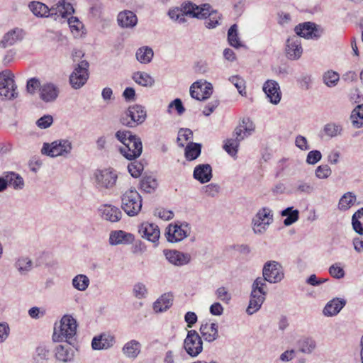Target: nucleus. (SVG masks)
I'll list each match as a JSON object with an SVG mask.
<instances>
[{"label": "nucleus", "instance_id": "nucleus-1", "mask_svg": "<svg viewBox=\"0 0 363 363\" xmlns=\"http://www.w3.org/2000/svg\"><path fill=\"white\" fill-rule=\"evenodd\" d=\"M209 4L197 6L192 3H188L184 7V11L197 18H205V24L208 28H214L221 19L220 14L216 11H210Z\"/></svg>", "mask_w": 363, "mask_h": 363}, {"label": "nucleus", "instance_id": "nucleus-2", "mask_svg": "<svg viewBox=\"0 0 363 363\" xmlns=\"http://www.w3.org/2000/svg\"><path fill=\"white\" fill-rule=\"evenodd\" d=\"M77 324L76 320L71 315H64L59 325L54 328L52 340L55 342L65 341L71 344V341L77 333Z\"/></svg>", "mask_w": 363, "mask_h": 363}, {"label": "nucleus", "instance_id": "nucleus-3", "mask_svg": "<svg viewBox=\"0 0 363 363\" xmlns=\"http://www.w3.org/2000/svg\"><path fill=\"white\" fill-rule=\"evenodd\" d=\"M142 203V197L135 189H130L121 196V208L129 216H135L139 213Z\"/></svg>", "mask_w": 363, "mask_h": 363}, {"label": "nucleus", "instance_id": "nucleus-4", "mask_svg": "<svg viewBox=\"0 0 363 363\" xmlns=\"http://www.w3.org/2000/svg\"><path fill=\"white\" fill-rule=\"evenodd\" d=\"M18 96L14 74L9 69L0 72V100H12Z\"/></svg>", "mask_w": 363, "mask_h": 363}, {"label": "nucleus", "instance_id": "nucleus-5", "mask_svg": "<svg viewBox=\"0 0 363 363\" xmlns=\"http://www.w3.org/2000/svg\"><path fill=\"white\" fill-rule=\"evenodd\" d=\"M146 111L140 105L130 106L121 117V123L128 127H135L145 121Z\"/></svg>", "mask_w": 363, "mask_h": 363}, {"label": "nucleus", "instance_id": "nucleus-6", "mask_svg": "<svg viewBox=\"0 0 363 363\" xmlns=\"http://www.w3.org/2000/svg\"><path fill=\"white\" fill-rule=\"evenodd\" d=\"M72 149V146L70 141L68 140H58L51 143H44L41 152L43 155L55 157L69 154Z\"/></svg>", "mask_w": 363, "mask_h": 363}, {"label": "nucleus", "instance_id": "nucleus-7", "mask_svg": "<svg viewBox=\"0 0 363 363\" xmlns=\"http://www.w3.org/2000/svg\"><path fill=\"white\" fill-rule=\"evenodd\" d=\"M273 221V213L267 207L261 208L252 219L253 230L255 233H264Z\"/></svg>", "mask_w": 363, "mask_h": 363}, {"label": "nucleus", "instance_id": "nucleus-8", "mask_svg": "<svg viewBox=\"0 0 363 363\" xmlns=\"http://www.w3.org/2000/svg\"><path fill=\"white\" fill-rule=\"evenodd\" d=\"M184 348L192 357L198 356L203 350V342L198 333L191 330L187 333L184 342Z\"/></svg>", "mask_w": 363, "mask_h": 363}, {"label": "nucleus", "instance_id": "nucleus-9", "mask_svg": "<svg viewBox=\"0 0 363 363\" xmlns=\"http://www.w3.org/2000/svg\"><path fill=\"white\" fill-rule=\"evenodd\" d=\"M143 151V145L140 138L134 135L125 145L120 148L121 153L128 160L138 157Z\"/></svg>", "mask_w": 363, "mask_h": 363}, {"label": "nucleus", "instance_id": "nucleus-10", "mask_svg": "<svg viewBox=\"0 0 363 363\" xmlns=\"http://www.w3.org/2000/svg\"><path fill=\"white\" fill-rule=\"evenodd\" d=\"M89 63L86 60H82L77 67H75L69 77V83L74 89L82 87L88 79Z\"/></svg>", "mask_w": 363, "mask_h": 363}, {"label": "nucleus", "instance_id": "nucleus-11", "mask_svg": "<svg viewBox=\"0 0 363 363\" xmlns=\"http://www.w3.org/2000/svg\"><path fill=\"white\" fill-rule=\"evenodd\" d=\"M190 227L186 223L178 224H170L169 225L165 236L167 240L170 242H177L185 238L189 234Z\"/></svg>", "mask_w": 363, "mask_h": 363}, {"label": "nucleus", "instance_id": "nucleus-12", "mask_svg": "<svg viewBox=\"0 0 363 363\" xmlns=\"http://www.w3.org/2000/svg\"><path fill=\"white\" fill-rule=\"evenodd\" d=\"M213 94V86L206 82H196L190 87V95L199 101L208 99Z\"/></svg>", "mask_w": 363, "mask_h": 363}, {"label": "nucleus", "instance_id": "nucleus-13", "mask_svg": "<svg viewBox=\"0 0 363 363\" xmlns=\"http://www.w3.org/2000/svg\"><path fill=\"white\" fill-rule=\"evenodd\" d=\"M262 274L265 279L270 283L279 282L284 278L281 266L275 261L265 263Z\"/></svg>", "mask_w": 363, "mask_h": 363}, {"label": "nucleus", "instance_id": "nucleus-14", "mask_svg": "<svg viewBox=\"0 0 363 363\" xmlns=\"http://www.w3.org/2000/svg\"><path fill=\"white\" fill-rule=\"evenodd\" d=\"M95 177L98 188L111 189L116 184L117 179V174L111 169L98 170Z\"/></svg>", "mask_w": 363, "mask_h": 363}, {"label": "nucleus", "instance_id": "nucleus-15", "mask_svg": "<svg viewBox=\"0 0 363 363\" xmlns=\"http://www.w3.org/2000/svg\"><path fill=\"white\" fill-rule=\"evenodd\" d=\"M303 48L299 37L293 35L289 38L286 42V55L288 59L296 60L301 57Z\"/></svg>", "mask_w": 363, "mask_h": 363}, {"label": "nucleus", "instance_id": "nucleus-16", "mask_svg": "<svg viewBox=\"0 0 363 363\" xmlns=\"http://www.w3.org/2000/svg\"><path fill=\"white\" fill-rule=\"evenodd\" d=\"M48 16L57 19V17L67 18L71 16L74 10L70 3L65 2L64 0L60 1L55 6L49 9Z\"/></svg>", "mask_w": 363, "mask_h": 363}, {"label": "nucleus", "instance_id": "nucleus-17", "mask_svg": "<svg viewBox=\"0 0 363 363\" xmlns=\"http://www.w3.org/2000/svg\"><path fill=\"white\" fill-rule=\"evenodd\" d=\"M294 31L296 36L307 39H317L320 35L315 24L311 22L298 24L295 27Z\"/></svg>", "mask_w": 363, "mask_h": 363}, {"label": "nucleus", "instance_id": "nucleus-18", "mask_svg": "<svg viewBox=\"0 0 363 363\" xmlns=\"http://www.w3.org/2000/svg\"><path fill=\"white\" fill-rule=\"evenodd\" d=\"M166 259L172 264L182 266L187 264L191 260V255L176 250H164L163 251Z\"/></svg>", "mask_w": 363, "mask_h": 363}, {"label": "nucleus", "instance_id": "nucleus-19", "mask_svg": "<svg viewBox=\"0 0 363 363\" xmlns=\"http://www.w3.org/2000/svg\"><path fill=\"white\" fill-rule=\"evenodd\" d=\"M255 130V125L249 118H245L242 123L235 128L233 132V137L238 142H241L245 138L250 135Z\"/></svg>", "mask_w": 363, "mask_h": 363}, {"label": "nucleus", "instance_id": "nucleus-20", "mask_svg": "<svg viewBox=\"0 0 363 363\" xmlns=\"http://www.w3.org/2000/svg\"><path fill=\"white\" fill-rule=\"evenodd\" d=\"M134 240L135 236L132 233L121 230L111 231L109 235V243L111 245H129Z\"/></svg>", "mask_w": 363, "mask_h": 363}, {"label": "nucleus", "instance_id": "nucleus-21", "mask_svg": "<svg viewBox=\"0 0 363 363\" xmlns=\"http://www.w3.org/2000/svg\"><path fill=\"white\" fill-rule=\"evenodd\" d=\"M138 232L143 238L152 242H157L160 235L158 226L149 223H142L139 227Z\"/></svg>", "mask_w": 363, "mask_h": 363}, {"label": "nucleus", "instance_id": "nucleus-22", "mask_svg": "<svg viewBox=\"0 0 363 363\" xmlns=\"http://www.w3.org/2000/svg\"><path fill=\"white\" fill-rule=\"evenodd\" d=\"M263 91L270 102L277 104L281 100V91L279 84L274 80H267L263 86Z\"/></svg>", "mask_w": 363, "mask_h": 363}, {"label": "nucleus", "instance_id": "nucleus-23", "mask_svg": "<svg viewBox=\"0 0 363 363\" xmlns=\"http://www.w3.org/2000/svg\"><path fill=\"white\" fill-rule=\"evenodd\" d=\"M99 211L104 219L112 223L119 221L122 216L121 210L112 205H103L99 208Z\"/></svg>", "mask_w": 363, "mask_h": 363}, {"label": "nucleus", "instance_id": "nucleus-24", "mask_svg": "<svg viewBox=\"0 0 363 363\" xmlns=\"http://www.w3.org/2000/svg\"><path fill=\"white\" fill-rule=\"evenodd\" d=\"M194 177L202 184L208 182L212 178V169L211 165L208 164L197 165L194 171Z\"/></svg>", "mask_w": 363, "mask_h": 363}, {"label": "nucleus", "instance_id": "nucleus-25", "mask_svg": "<svg viewBox=\"0 0 363 363\" xmlns=\"http://www.w3.org/2000/svg\"><path fill=\"white\" fill-rule=\"evenodd\" d=\"M218 326L216 323H202L200 327V332L206 341L211 342L218 337Z\"/></svg>", "mask_w": 363, "mask_h": 363}, {"label": "nucleus", "instance_id": "nucleus-26", "mask_svg": "<svg viewBox=\"0 0 363 363\" xmlns=\"http://www.w3.org/2000/svg\"><path fill=\"white\" fill-rule=\"evenodd\" d=\"M23 37V30L16 28L4 35L2 40L0 41V46L5 48L8 46L13 45L17 41L21 40Z\"/></svg>", "mask_w": 363, "mask_h": 363}, {"label": "nucleus", "instance_id": "nucleus-27", "mask_svg": "<svg viewBox=\"0 0 363 363\" xmlns=\"http://www.w3.org/2000/svg\"><path fill=\"white\" fill-rule=\"evenodd\" d=\"M40 95L42 100L45 102L55 101L59 94V90L56 86L52 84H45L40 89Z\"/></svg>", "mask_w": 363, "mask_h": 363}, {"label": "nucleus", "instance_id": "nucleus-28", "mask_svg": "<svg viewBox=\"0 0 363 363\" xmlns=\"http://www.w3.org/2000/svg\"><path fill=\"white\" fill-rule=\"evenodd\" d=\"M74 352L69 345H60L55 348V357L63 362H70L74 359Z\"/></svg>", "mask_w": 363, "mask_h": 363}, {"label": "nucleus", "instance_id": "nucleus-29", "mask_svg": "<svg viewBox=\"0 0 363 363\" xmlns=\"http://www.w3.org/2000/svg\"><path fill=\"white\" fill-rule=\"evenodd\" d=\"M118 22L121 27L133 28L136 25L138 18L133 11H124L118 13Z\"/></svg>", "mask_w": 363, "mask_h": 363}, {"label": "nucleus", "instance_id": "nucleus-30", "mask_svg": "<svg viewBox=\"0 0 363 363\" xmlns=\"http://www.w3.org/2000/svg\"><path fill=\"white\" fill-rule=\"evenodd\" d=\"M345 305V301L340 298H333L329 301L323 309V314L325 316H333L337 315Z\"/></svg>", "mask_w": 363, "mask_h": 363}, {"label": "nucleus", "instance_id": "nucleus-31", "mask_svg": "<svg viewBox=\"0 0 363 363\" xmlns=\"http://www.w3.org/2000/svg\"><path fill=\"white\" fill-rule=\"evenodd\" d=\"M265 300V297L262 295H259L254 291H251L250 299L249 306L247 308L246 312L249 315H252L255 312L258 311L261 308L262 303Z\"/></svg>", "mask_w": 363, "mask_h": 363}, {"label": "nucleus", "instance_id": "nucleus-32", "mask_svg": "<svg viewBox=\"0 0 363 363\" xmlns=\"http://www.w3.org/2000/svg\"><path fill=\"white\" fill-rule=\"evenodd\" d=\"M122 350L126 357L135 359L140 352L141 344L135 340H132L124 345Z\"/></svg>", "mask_w": 363, "mask_h": 363}, {"label": "nucleus", "instance_id": "nucleus-33", "mask_svg": "<svg viewBox=\"0 0 363 363\" xmlns=\"http://www.w3.org/2000/svg\"><path fill=\"white\" fill-rule=\"evenodd\" d=\"M112 345L113 337L106 335L94 337L91 342V346L94 350L107 349Z\"/></svg>", "mask_w": 363, "mask_h": 363}, {"label": "nucleus", "instance_id": "nucleus-34", "mask_svg": "<svg viewBox=\"0 0 363 363\" xmlns=\"http://www.w3.org/2000/svg\"><path fill=\"white\" fill-rule=\"evenodd\" d=\"M5 177L8 184L13 186L14 189L20 190L24 187V180L19 174L14 172H5Z\"/></svg>", "mask_w": 363, "mask_h": 363}, {"label": "nucleus", "instance_id": "nucleus-35", "mask_svg": "<svg viewBox=\"0 0 363 363\" xmlns=\"http://www.w3.org/2000/svg\"><path fill=\"white\" fill-rule=\"evenodd\" d=\"M297 344L299 351L306 354H311L316 347L315 340L311 337H301Z\"/></svg>", "mask_w": 363, "mask_h": 363}, {"label": "nucleus", "instance_id": "nucleus-36", "mask_svg": "<svg viewBox=\"0 0 363 363\" xmlns=\"http://www.w3.org/2000/svg\"><path fill=\"white\" fill-rule=\"evenodd\" d=\"M172 304V296L164 294L154 303L153 308L156 312H162L167 310Z\"/></svg>", "mask_w": 363, "mask_h": 363}, {"label": "nucleus", "instance_id": "nucleus-37", "mask_svg": "<svg viewBox=\"0 0 363 363\" xmlns=\"http://www.w3.org/2000/svg\"><path fill=\"white\" fill-rule=\"evenodd\" d=\"M136 58L140 62L143 64H147L151 62L154 52L152 48L144 46L140 48L136 52Z\"/></svg>", "mask_w": 363, "mask_h": 363}, {"label": "nucleus", "instance_id": "nucleus-38", "mask_svg": "<svg viewBox=\"0 0 363 363\" xmlns=\"http://www.w3.org/2000/svg\"><path fill=\"white\" fill-rule=\"evenodd\" d=\"M133 79L138 84L143 86H152L154 83V79L147 73L143 72H135L133 75Z\"/></svg>", "mask_w": 363, "mask_h": 363}, {"label": "nucleus", "instance_id": "nucleus-39", "mask_svg": "<svg viewBox=\"0 0 363 363\" xmlns=\"http://www.w3.org/2000/svg\"><path fill=\"white\" fill-rule=\"evenodd\" d=\"M33 13L38 17H48L49 8L40 1H33L28 5Z\"/></svg>", "mask_w": 363, "mask_h": 363}, {"label": "nucleus", "instance_id": "nucleus-40", "mask_svg": "<svg viewBox=\"0 0 363 363\" xmlns=\"http://www.w3.org/2000/svg\"><path fill=\"white\" fill-rule=\"evenodd\" d=\"M281 215L286 217L284 220V223L288 226L298 220L299 211L297 209H294L293 207H288L281 211Z\"/></svg>", "mask_w": 363, "mask_h": 363}, {"label": "nucleus", "instance_id": "nucleus-41", "mask_svg": "<svg viewBox=\"0 0 363 363\" xmlns=\"http://www.w3.org/2000/svg\"><path fill=\"white\" fill-rule=\"evenodd\" d=\"M356 201V196L352 192L345 194L340 199L338 208L341 211L348 210Z\"/></svg>", "mask_w": 363, "mask_h": 363}, {"label": "nucleus", "instance_id": "nucleus-42", "mask_svg": "<svg viewBox=\"0 0 363 363\" xmlns=\"http://www.w3.org/2000/svg\"><path fill=\"white\" fill-rule=\"evenodd\" d=\"M72 284L74 289L84 291L88 288L90 281L87 276L78 274L73 278Z\"/></svg>", "mask_w": 363, "mask_h": 363}, {"label": "nucleus", "instance_id": "nucleus-43", "mask_svg": "<svg viewBox=\"0 0 363 363\" xmlns=\"http://www.w3.org/2000/svg\"><path fill=\"white\" fill-rule=\"evenodd\" d=\"M352 224L356 233L363 235V208L354 213L352 218Z\"/></svg>", "mask_w": 363, "mask_h": 363}, {"label": "nucleus", "instance_id": "nucleus-44", "mask_svg": "<svg viewBox=\"0 0 363 363\" xmlns=\"http://www.w3.org/2000/svg\"><path fill=\"white\" fill-rule=\"evenodd\" d=\"M201 146L199 143H191L186 145L185 156L188 160L196 159L201 154Z\"/></svg>", "mask_w": 363, "mask_h": 363}, {"label": "nucleus", "instance_id": "nucleus-45", "mask_svg": "<svg viewBox=\"0 0 363 363\" xmlns=\"http://www.w3.org/2000/svg\"><path fill=\"white\" fill-rule=\"evenodd\" d=\"M350 118L352 124L356 128L363 126V104L358 105L355 107L352 112Z\"/></svg>", "mask_w": 363, "mask_h": 363}, {"label": "nucleus", "instance_id": "nucleus-46", "mask_svg": "<svg viewBox=\"0 0 363 363\" xmlns=\"http://www.w3.org/2000/svg\"><path fill=\"white\" fill-rule=\"evenodd\" d=\"M157 186V180L151 176L143 177L140 182V188L146 193H151L154 191Z\"/></svg>", "mask_w": 363, "mask_h": 363}, {"label": "nucleus", "instance_id": "nucleus-47", "mask_svg": "<svg viewBox=\"0 0 363 363\" xmlns=\"http://www.w3.org/2000/svg\"><path fill=\"white\" fill-rule=\"evenodd\" d=\"M228 40L230 45L236 48L242 47L240 38L238 34V26L236 24H233L230 26L228 32Z\"/></svg>", "mask_w": 363, "mask_h": 363}, {"label": "nucleus", "instance_id": "nucleus-48", "mask_svg": "<svg viewBox=\"0 0 363 363\" xmlns=\"http://www.w3.org/2000/svg\"><path fill=\"white\" fill-rule=\"evenodd\" d=\"M266 281L265 277H257L252 284V291L265 297L267 293Z\"/></svg>", "mask_w": 363, "mask_h": 363}, {"label": "nucleus", "instance_id": "nucleus-49", "mask_svg": "<svg viewBox=\"0 0 363 363\" xmlns=\"http://www.w3.org/2000/svg\"><path fill=\"white\" fill-rule=\"evenodd\" d=\"M323 131L327 136L330 138H334L341 134L342 131V127L339 123H328L325 125Z\"/></svg>", "mask_w": 363, "mask_h": 363}, {"label": "nucleus", "instance_id": "nucleus-50", "mask_svg": "<svg viewBox=\"0 0 363 363\" xmlns=\"http://www.w3.org/2000/svg\"><path fill=\"white\" fill-rule=\"evenodd\" d=\"M49 356V350L44 346H39L36 348L33 359L35 363H48Z\"/></svg>", "mask_w": 363, "mask_h": 363}, {"label": "nucleus", "instance_id": "nucleus-51", "mask_svg": "<svg viewBox=\"0 0 363 363\" xmlns=\"http://www.w3.org/2000/svg\"><path fill=\"white\" fill-rule=\"evenodd\" d=\"M15 265L21 274H26L32 269L33 262L28 257H23L18 259Z\"/></svg>", "mask_w": 363, "mask_h": 363}, {"label": "nucleus", "instance_id": "nucleus-52", "mask_svg": "<svg viewBox=\"0 0 363 363\" xmlns=\"http://www.w3.org/2000/svg\"><path fill=\"white\" fill-rule=\"evenodd\" d=\"M240 142L235 138H230L225 140L223 149L231 156L236 155Z\"/></svg>", "mask_w": 363, "mask_h": 363}, {"label": "nucleus", "instance_id": "nucleus-53", "mask_svg": "<svg viewBox=\"0 0 363 363\" xmlns=\"http://www.w3.org/2000/svg\"><path fill=\"white\" fill-rule=\"evenodd\" d=\"M193 132L189 128H181L179 130L177 136V143L179 146L184 147V143L191 139Z\"/></svg>", "mask_w": 363, "mask_h": 363}, {"label": "nucleus", "instance_id": "nucleus-54", "mask_svg": "<svg viewBox=\"0 0 363 363\" xmlns=\"http://www.w3.org/2000/svg\"><path fill=\"white\" fill-rule=\"evenodd\" d=\"M229 81L237 88L240 94L242 96L246 94L245 82L242 77L238 75L232 76L229 78Z\"/></svg>", "mask_w": 363, "mask_h": 363}, {"label": "nucleus", "instance_id": "nucleus-55", "mask_svg": "<svg viewBox=\"0 0 363 363\" xmlns=\"http://www.w3.org/2000/svg\"><path fill=\"white\" fill-rule=\"evenodd\" d=\"M339 79V74L333 71H328L323 75L324 83L330 87L335 86Z\"/></svg>", "mask_w": 363, "mask_h": 363}, {"label": "nucleus", "instance_id": "nucleus-56", "mask_svg": "<svg viewBox=\"0 0 363 363\" xmlns=\"http://www.w3.org/2000/svg\"><path fill=\"white\" fill-rule=\"evenodd\" d=\"M215 294L218 299L226 304H228L232 298L230 294L224 286L218 288L215 291Z\"/></svg>", "mask_w": 363, "mask_h": 363}, {"label": "nucleus", "instance_id": "nucleus-57", "mask_svg": "<svg viewBox=\"0 0 363 363\" xmlns=\"http://www.w3.org/2000/svg\"><path fill=\"white\" fill-rule=\"evenodd\" d=\"M332 174V170L328 164L319 165L315 171V177L320 179H325L328 178Z\"/></svg>", "mask_w": 363, "mask_h": 363}, {"label": "nucleus", "instance_id": "nucleus-58", "mask_svg": "<svg viewBox=\"0 0 363 363\" xmlns=\"http://www.w3.org/2000/svg\"><path fill=\"white\" fill-rule=\"evenodd\" d=\"M128 169L132 177L137 178L140 176L143 170V165L142 163L135 161L128 164Z\"/></svg>", "mask_w": 363, "mask_h": 363}, {"label": "nucleus", "instance_id": "nucleus-59", "mask_svg": "<svg viewBox=\"0 0 363 363\" xmlns=\"http://www.w3.org/2000/svg\"><path fill=\"white\" fill-rule=\"evenodd\" d=\"M329 273L335 279H341L345 276V272L338 263H335L330 267Z\"/></svg>", "mask_w": 363, "mask_h": 363}, {"label": "nucleus", "instance_id": "nucleus-60", "mask_svg": "<svg viewBox=\"0 0 363 363\" xmlns=\"http://www.w3.org/2000/svg\"><path fill=\"white\" fill-rule=\"evenodd\" d=\"M53 123V118L50 115H45L36 121V125L41 129L50 127Z\"/></svg>", "mask_w": 363, "mask_h": 363}, {"label": "nucleus", "instance_id": "nucleus-61", "mask_svg": "<svg viewBox=\"0 0 363 363\" xmlns=\"http://www.w3.org/2000/svg\"><path fill=\"white\" fill-rule=\"evenodd\" d=\"M134 135L129 130H118L116 134V138L120 141L123 145L126 143Z\"/></svg>", "mask_w": 363, "mask_h": 363}, {"label": "nucleus", "instance_id": "nucleus-62", "mask_svg": "<svg viewBox=\"0 0 363 363\" xmlns=\"http://www.w3.org/2000/svg\"><path fill=\"white\" fill-rule=\"evenodd\" d=\"M322 155L318 150H312L308 153L306 162L310 164H315L321 160Z\"/></svg>", "mask_w": 363, "mask_h": 363}, {"label": "nucleus", "instance_id": "nucleus-63", "mask_svg": "<svg viewBox=\"0 0 363 363\" xmlns=\"http://www.w3.org/2000/svg\"><path fill=\"white\" fill-rule=\"evenodd\" d=\"M103 9L102 3L99 0H92L90 3V13L94 16H99Z\"/></svg>", "mask_w": 363, "mask_h": 363}, {"label": "nucleus", "instance_id": "nucleus-64", "mask_svg": "<svg viewBox=\"0 0 363 363\" xmlns=\"http://www.w3.org/2000/svg\"><path fill=\"white\" fill-rule=\"evenodd\" d=\"M219 186L216 184H210L203 187V192L208 196L214 197L219 191Z\"/></svg>", "mask_w": 363, "mask_h": 363}]
</instances>
